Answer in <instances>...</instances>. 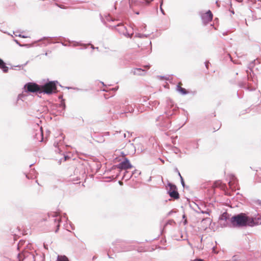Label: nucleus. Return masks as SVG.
<instances>
[{
	"label": "nucleus",
	"mask_w": 261,
	"mask_h": 261,
	"mask_svg": "<svg viewBox=\"0 0 261 261\" xmlns=\"http://www.w3.org/2000/svg\"><path fill=\"white\" fill-rule=\"evenodd\" d=\"M232 227H243L254 226L261 224V214H258L254 217H250L245 213H240L231 217Z\"/></svg>",
	"instance_id": "nucleus-1"
},
{
	"label": "nucleus",
	"mask_w": 261,
	"mask_h": 261,
	"mask_svg": "<svg viewBox=\"0 0 261 261\" xmlns=\"http://www.w3.org/2000/svg\"><path fill=\"white\" fill-rule=\"evenodd\" d=\"M58 83L57 81H50L43 85H38L34 83H28L25 85L24 88L28 92L50 95L56 92Z\"/></svg>",
	"instance_id": "nucleus-2"
},
{
	"label": "nucleus",
	"mask_w": 261,
	"mask_h": 261,
	"mask_svg": "<svg viewBox=\"0 0 261 261\" xmlns=\"http://www.w3.org/2000/svg\"><path fill=\"white\" fill-rule=\"evenodd\" d=\"M174 102L172 100H168L165 111L166 118H164L161 115L158 117L156 119V122H159L157 125L162 128L163 129H168L171 127V121L170 120V117L174 115L178 109L176 107H174Z\"/></svg>",
	"instance_id": "nucleus-3"
},
{
	"label": "nucleus",
	"mask_w": 261,
	"mask_h": 261,
	"mask_svg": "<svg viewBox=\"0 0 261 261\" xmlns=\"http://www.w3.org/2000/svg\"><path fill=\"white\" fill-rule=\"evenodd\" d=\"M100 19L101 22L107 27L111 29H115L116 30L120 35H123L127 38H131L134 34L133 32L130 33L126 29V27L124 26L122 23H119L115 26H108L106 24V22L105 21L104 18L102 17L101 14H100Z\"/></svg>",
	"instance_id": "nucleus-4"
},
{
	"label": "nucleus",
	"mask_w": 261,
	"mask_h": 261,
	"mask_svg": "<svg viewBox=\"0 0 261 261\" xmlns=\"http://www.w3.org/2000/svg\"><path fill=\"white\" fill-rule=\"evenodd\" d=\"M219 223L221 227H232L230 215L227 212L223 213L219 217Z\"/></svg>",
	"instance_id": "nucleus-5"
},
{
	"label": "nucleus",
	"mask_w": 261,
	"mask_h": 261,
	"mask_svg": "<svg viewBox=\"0 0 261 261\" xmlns=\"http://www.w3.org/2000/svg\"><path fill=\"white\" fill-rule=\"evenodd\" d=\"M133 167L132 165L130 164L129 160L125 158L123 161L120 162L118 165H114L112 167V170L121 169V170H126L130 169Z\"/></svg>",
	"instance_id": "nucleus-6"
},
{
	"label": "nucleus",
	"mask_w": 261,
	"mask_h": 261,
	"mask_svg": "<svg viewBox=\"0 0 261 261\" xmlns=\"http://www.w3.org/2000/svg\"><path fill=\"white\" fill-rule=\"evenodd\" d=\"M168 186L169 189H167V192L170 197L175 199H177L179 198V195L177 191L176 186L170 182H168Z\"/></svg>",
	"instance_id": "nucleus-7"
},
{
	"label": "nucleus",
	"mask_w": 261,
	"mask_h": 261,
	"mask_svg": "<svg viewBox=\"0 0 261 261\" xmlns=\"http://www.w3.org/2000/svg\"><path fill=\"white\" fill-rule=\"evenodd\" d=\"M49 218L50 221H54L55 226L56 227L55 232H57L60 227V222L61 221V218L58 213L57 212H51L49 214Z\"/></svg>",
	"instance_id": "nucleus-8"
},
{
	"label": "nucleus",
	"mask_w": 261,
	"mask_h": 261,
	"mask_svg": "<svg viewBox=\"0 0 261 261\" xmlns=\"http://www.w3.org/2000/svg\"><path fill=\"white\" fill-rule=\"evenodd\" d=\"M18 261H22L25 259H29L30 260L35 261L34 254L28 251H22L17 255Z\"/></svg>",
	"instance_id": "nucleus-9"
},
{
	"label": "nucleus",
	"mask_w": 261,
	"mask_h": 261,
	"mask_svg": "<svg viewBox=\"0 0 261 261\" xmlns=\"http://www.w3.org/2000/svg\"><path fill=\"white\" fill-rule=\"evenodd\" d=\"M37 127L38 129L35 130L34 135H33L34 139L36 141H38L39 142H42L43 140L42 128V127H39V125H37Z\"/></svg>",
	"instance_id": "nucleus-10"
},
{
	"label": "nucleus",
	"mask_w": 261,
	"mask_h": 261,
	"mask_svg": "<svg viewBox=\"0 0 261 261\" xmlns=\"http://www.w3.org/2000/svg\"><path fill=\"white\" fill-rule=\"evenodd\" d=\"M213 17V15L210 10H208L206 13L201 14V18L204 24H207L211 22Z\"/></svg>",
	"instance_id": "nucleus-11"
},
{
	"label": "nucleus",
	"mask_w": 261,
	"mask_h": 261,
	"mask_svg": "<svg viewBox=\"0 0 261 261\" xmlns=\"http://www.w3.org/2000/svg\"><path fill=\"white\" fill-rule=\"evenodd\" d=\"M132 73L134 75H144L146 74V70L142 68H137L132 70Z\"/></svg>",
	"instance_id": "nucleus-12"
},
{
	"label": "nucleus",
	"mask_w": 261,
	"mask_h": 261,
	"mask_svg": "<svg viewBox=\"0 0 261 261\" xmlns=\"http://www.w3.org/2000/svg\"><path fill=\"white\" fill-rule=\"evenodd\" d=\"M134 174V172L130 173L128 171H125L123 173L122 179L125 180H128L132 177Z\"/></svg>",
	"instance_id": "nucleus-13"
},
{
	"label": "nucleus",
	"mask_w": 261,
	"mask_h": 261,
	"mask_svg": "<svg viewBox=\"0 0 261 261\" xmlns=\"http://www.w3.org/2000/svg\"><path fill=\"white\" fill-rule=\"evenodd\" d=\"M177 90L182 95H186L189 93V92L186 89L182 88L179 85L177 86Z\"/></svg>",
	"instance_id": "nucleus-14"
},
{
	"label": "nucleus",
	"mask_w": 261,
	"mask_h": 261,
	"mask_svg": "<svg viewBox=\"0 0 261 261\" xmlns=\"http://www.w3.org/2000/svg\"><path fill=\"white\" fill-rule=\"evenodd\" d=\"M50 37H43L42 39L39 40L38 41H43L42 42V44L44 46H47L48 44L51 43V42L49 41Z\"/></svg>",
	"instance_id": "nucleus-15"
},
{
	"label": "nucleus",
	"mask_w": 261,
	"mask_h": 261,
	"mask_svg": "<svg viewBox=\"0 0 261 261\" xmlns=\"http://www.w3.org/2000/svg\"><path fill=\"white\" fill-rule=\"evenodd\" d=\"M0 68L2 69L4 73H7L8 72L9 68L6 65V63L4 61L3 62V63H2L0 66Z\"/></svg>",
	"instance_id": "nucleus-16"
},
{
	"label": "nucleus",
	"mask_w": 261,
	"mask_h": 261,
	"mask_svg": "<svg viewBox=\"0 0 261 261\" xmlns=\"http://www.w3.org/2000/svg\"><path fill=\"white\" fill-rule=\"evenodd\" d=\"M57 261H69L68 258L65 255H58Z\"/></svg>",
	"instance_id": "nucleus-17"
},
{
	"label": "nucleus",
	"mask_w": 261,
	"mask_h": 261,
	"mask_svg": "<svg viewBox=\"0 0 261 261\" xmlns=\"http://www.w3.org/2000/svg\"><path fill=\"white\" fill-rule=\"evenodd\" d=\"M237 181L236 177L234 175H231L230 177V180L228 182L229 186L231 187L232 186V183L234 182V184L235 182H237Z\"/></svg>",
	"instance_id": "nucleus-18"
},
{
	"label": "nucleus",
	"mask_w": 261,
	"mask_h": 261,
	"mask_svg": "<svg viewBox=\"0 0 261 261\" xmlns=\"http://www.w3.org/2000/svg\"><path fill=\"white\" fill-rule=\"evenodd\" d=\"M80 45L83 46L84 47V48H87V45H86V44L81 43L80 42H74L72 46L73 47H75V46H80Z\"/></svg>",
	"instance_id": "nucleus-19"
},
{
	"label": "nucleus",
	"mask_w": 261,
	"mask_h": 261,
	"mask_svg": "<svg viewBox=\"0 0 261 261\" xmlns=\"http://www.w3.org/2000/svg\"><path fill=\"white\" fill-rule=\"evenodd\" d=\"M175 224V222L173 219L169 220L165 224L164 227H166L168 225H173Z\"/></svg>",
	"instance_id": "nucleus-20"
},
{
	"label": "nucleus",
	"mask_w": 261,
	"mask_h": 261,
	"mask_svg": "<svg viewBox=\"0 0 261 261\" xmlns=\"http://www.w3.org/2000/svg\"><path fill=\"white\" fill-rule=\"evenodd\" d=\"M54 146L57 148L56 150V152H58L59 153H60L61 151L60 148H59V144L58 143L55 142L54 144Z\"/></svg>",
	"instance_id": "nucleus-21"
},
{
	"label": "nucleus",
	"mask_w": 261,
	"mask_h": 261,
	"mask_svg": "<svg viewBox=\"0 0 261 261\" xmlns=\"http://www.w3.org/2000/svg\"><path fill=\"white\" fill-rule=\"evenodd\" d=\"M59 106H60V107L62 108L63 110H64L65 109L66 105H65L64 99H62V100L61 101V103H60Z\"/></svg>",
	"instance_id": "nucleus-22"
},
{
	"label": "nucleus",
	"mask_w": 261,
	"mask_h": 261,
	"mask_svg": "<svg viewBox=\"0 0 261 261\" xmlns=\"http://www.w3.org/2000/svg\"><path fill=\"white\" fill-rule=\"evenodd\" d=\"M118 173L116 174V175L115 176V177H114V175L112 176H110L109 177L110 178H112V179H116L117 178H118V177L119 176L120 174V172H121V169H118Z\"/></svg>",
	"instance_id": "nucleus-23"
},
{
	"label": "nucleus",
	"mask_w": 261,
	"mask_h": 261,
	"mask_svg": "<svg viewBox=\"0 0 261 261\" xmlns=\"http://www.w3.org/2000/svg\"><path fill=\"white\" fill-rule=\"evenodd\" d=\"M106 19L108 21H113L114 20L109 15L106 16Z\"/></svg>",
	"instance_id": "nucleus-24"
},
{
	"label": "nucleus",
	"mask_w": 261,
	"mask_h": 261,
	"mask_svg": "<svg viewBox=\"0 0 261 261\" xmlns=\"http://www.w3.org/2000/svg\"><path fill=\"white\" fill-rule=\"evenodd\" d=\"M163 3V0H162L161 3H160V10H161V12L162 13V14L165 15L164 11V10L163 9L162 7Z\"/></svg>",
	"instance_id": "nucleus-25"
},
{
	"label": "nucleus",
	"mask_w": 261,
	"mask_h": 261,
	"mask_svg": "<svg viewBox=\"0 0 261 261\" xmlns=\"http://www.w3.org/2000/svg\"><path fill=\"white\" fill-rule=\"evenodd\" d=\"M255 62V60H254L251 63H250L248 68L249 69H251L252 67L254 66V63Z\"/></svg>",
	"instance_id": "nucleus-26"
},
{
	"label": "nucleus",
	"mask_w": 261,
	"mask_h": 261,
	"mask_svg": "<svg viewBox=\"0 0 261 261\" xmlns=\"http://www.w3.org/2000/svg\"><path fill=\"white\" fill-rule=\"evenodd\" d=\"M14 41L16 42V44H17L18 45H19L20 46H22V45H21L19 42V41L16 40V39H14ZM25 45H27V44H24V45H23V46H25Z\"/></svg>",
	"instance_id": "nucleus-27"
},
{
	"label": "nucleus",
	"mask_w": 261,
	"mask_h": 261,
	"mask_svg": "<svg viewBox=\"0 0 261 261\" xmlns=\"http://www.w3.org/2000/svg\"><path fill=\"white\" fill-rule=\"evenodd\" d=\"M137 36L139 38H143V37H147V36L146 35H143V34H137Z\"/></svg>",
	"instance_id": "nucleus-28"
},
{
	"label": "nucleus",
	"mask_w": 261,
	"mask_h": 261,
	"mask_svg": "<svg viewBox=\"0 0 261 261\" xmlns=\"http://www.w3.org/2000/svg\"><path fill=\"white\" fill-rule=\"evenodd\" d=\"M16 36H18L19 37H21V38H27V36H24V35H22L21 34H18V35H15Z\"/></svg>",
	"instance_id": "nucleus-29"
},
{
	"label": "nucleus",
	"mask_w": 261,
	"mask_h": 261,
	"mask_svg": "<svg viewBox=\"0 0 261 261\" xmlns=\"http://www.w3.org/2000/svg\"><path fill=\"white\" fill-rule=\"evenodd\" d=\"M180 180H181V184L182 186L184 187L185 182H184V179H183L182 177H181Z\"/></svg>",
	"instance_id": "nucleus-30"
},
{
	"label": "nucleus",
	"mask_w": 261,
	"mask_h": 261,
	"mask_svg": "<svg viewBox=\"0 0 261 261\" xmlns=\"http://www.w3.org/2000/svg\"><path fill=\"white\" fill-rule=\"evenodd\" d=\"M173 213H175V212L173 210L170 211L167 214V216H170Z\"/></svg>",
	"instance_id": "nucleus-31"
},
{
	"label": "nucleus",
	"mask_w": 261,
	"mask_h": 261,
	"mask_svg": "<svg viewBox=\"0 0 261 261\" xmlns=\"http://www.w3.org/2000/svg\"><path fill=\"white\" fill-rule=\"evenodd\" d=\"M182 223L184 225H186V224H187V223H188L187 219L184 220L182 221Z\"/></svg>",
	"instance_id": "nucleus-32"
},
{
	"label": "nucleus",
	"mask_w": 261,
	"mask_h": 261,
	"mask_svg": "<svg viewBox=\"0 0 261 261\" xmlns=\"http://www.w3.org/2000/svg\"><path fill=\"white\" fill-rule=\"evenodd\" d=\"M208 64H209V62L208 61H206L205 62V67L208 69Z\"/></svg>",
	"instance_id": "nucleus-33"
},
{
	"label": "nucleus",
	"mask_w": 261,
	"mask_h": 261,
	"mask_svg": "<svg viewBox=\"0 0 261 261\" xmlns=\"http://www.w3.org/2000/svg\"><path fill=\"white\" fill-rule=\"evenodd\" d=\"M174 152H175V153L177 154V153H178V152H180V150L178 148H176Z\"/></svg>",
	"instance_id": "nucleus-34"
},
{
	"label": "nucleus",
	"mask_w": 261,
	"mask_h": 261,
	"mask_svg": "<svg viewBox=\"0 0 261 261\" xmlns=\"http://www.w3.org/2000/svg\"><path fill=\"white\" fill-rule=\"evenodd\" d=\"M146 2V3L148 5L150 3V2L153 1V0H145Z\"/></svg>",
	"instance_id": "nucleus-35"
},
{
	"label": "nucleus",
	"mask_w": 261,
	"mask_h": 261,
	"mask_svg": "<svg viewBox=\"0 0 261 261\" xmlns=\"http://www.w3.org/2000/svg\"><path fill=\"white\" fill-rule=\"evenodd\" d=\"M61 44H62V45H63L64 46H70V45L66 44V43H64V42H61Z\"/></svg>",
	"instance_id": "nucleus-36"
},
{
	"label": "nucleus",
	"mask_w": 261,
	"mask_h": 261,
	"mask_svg": "<svg viewBox=\"0 0 261 261\" xmlns=\"http://www.w3.org/2000/svg\"><path fill=\"white\" fill-rule=\"evenodd\" d=\"M87 45V46L89 45H90L91 48L93 49H94L95 48V47H94L93 45L91 44L90 43L88 44Z\"/></svg>",
	"instance_id": "nucleus-37"
},
{
	"label": "nucleus",
	"mask_w": 261,
	"mask_h": 261,
	"mask_svg": "<svg viewBox=\"0 0 261 261\" xmlns=\"http://www.w3.org/2000/svg\"><path fill=\"white\" fill-rule=\"evenodd\" d=\"M236 184H237V182H235L234 184V182H232V187H230L231 189H233V188H235V186H233V185H236Z\"/></svg>",
	"instance_id": "nucleus-38"
},
{
	"label": "nucleus",
	"mask_w": 261,
	"mask_h": 261,
	"mask_svg": "<svg viewBox=\"0 0 261 261\" xmlns=\"http://www.w3.org/2000/svg\"><path fill=\"white\" fill-rule=\"evenodd\" d=\"M182 217L183 220L187 219V217L185 214H184Z\"/></svg>",
	"instance_id": "nucleus-39"
},
{
	"label": "nucleus",
	"mask_w": 261,
	"mask_h": 261,
	"mask_svg": "<svg viewBox=\"0 0 261 261\" xmlns=\"http://www.w3.org/2000/svg\"><path fill=\"white\" fill-rule=\"evenodd\" d=\"M4 61L0 58V66L2 65V63H3Z\"/></svg>",
	"instance_id": "nucleus-40"
},
{
	"label": "nucleus",
	"mask_w": 261,
	"mask_h": 261,
	"mask_svg": "<svg viewBox=\"0 0 261 261\" xmlns=\"http://www.w3.org/2000/svg\"><path fill=\"white\" fill-rule=\"evenodd\" d=\"M144 67L146 69H149V68L150 67V66L149 65H146V66H144Z\"/></svg>",
	"instance_id": "nucleus-41"
},
{
	"label": "nucleus",
	"mask_w": 261,
	"mask_h": 261,
	"mask_svg": "<svg viewBox=\"0 0 261 261\" xmlns=\"http://www.w3.org/2000/svg\"><path fill=\"white\" fill-rule=\"evenodd\" d=\"M177 173H178V176L180 177V178H181V177H182V176H181L179 171H178Z\"/></svg>",
	"instance_id": "nucleus-42"
},
{
	"label": "nucleus",
	"mask_w": 261,
	"mask_h": 261,
	"mask_svg": "<svg viewBox=\"0 0 261 261\" xmlns=\"http://www.w3.org/2000/svg\"><path fill=\"white\" fill-rule=\"evenodd\" d=\"M59 99H62H62H63V96H62V95H60V96H59Z\"/></svg>",
	"instance_id": "nucleus-43"
},
{
	"label": "nucleus",
	"mask_w": 261,
	"mask_h": 261,
	"mask_svg": "<svg viewBox=\"0 0 261 261\" xmlns=\"http://www.w3.org/2000/svg\"><path fill=\"white\" fill-rule=\"evenodd\" d=\"M118 183H119V184L120 185H123V182L121 181H119Z\"/></svg>",
	"instance_id": "nucleus-44"
},
{
	"label": "nucleus",
	"mask_w": 261,
	"mask_h": 261,
	"mask_svg": "<svg viewBox=\"0 0 261 261\" xmlns=\"http://www.w3.org/2000/svg\"><path fill=\"white\" fill-rule=\"evenodd\" d=\"M96 258H97V256H94L93 257V258H92V259H93V260H94V259H96Z\"/></svg>",
	"instance_id": "nucleus-45"
},
{
	"label": "nucleus",
	"mask_w": 261,
	"mask_h": 261,
	"mask_svg": "<svg viewBox=\"0 0 261 261\" xmlns=\"http://www.w3.org/2000/svg\"><path fill=\"white\" fill-rule=\"evenodd\" d=\"M121 154L122 156H125V153L123 152H121Z\"/></svg>",
	"instance_id": "nucleus-46"
},
{
	"label": "nucleus",
	"mask_w": 261,
	"mask_h": 261,
	"mask_svg": "<svg viewBox=\"0 0 261 261\" xmlns=\"http://www.w3.org/2000/svg\"><path fill=\"white\" fill-rule=\"evenodd\" d=\"M175 172H176L177 173V172H178V171H178V169H177V168H176L175 169Z\"/></svg>",
	"instance_id": "nucleus-47"
},
{
	"label": "nucleus",
	"mask_w": 261,
	"mask_h": 261,
	"mask_svg": "<svg viewBox=\"0 0 261 261\" xmlns=\"http://www.w3.org/2000/svg\"><path fill=\"white\" fill-rule=\"evenodd\" d=\"M95 49L98 51L99 50V48L98 47H96Z\"/></svg>",
	"instance_id": "nucleus-48"
},
{
	"label": "nucleus",
	"mask_w": 261,
	"mask_h": 261,
	"mask_svg": "<svg viewBox=\"0 0 261 261\" xmlns=\"http://www.w3.org/2000/svg\"><path fill=\"white\" fill-rule=\"evenodd\" d=\"M64 158H65V160H66L68 158V156H65Z\"/></svg>",
	"instance_id": "nucleus-49"
},
{
	"label": "nucleus",
	"mask_w": 261,
	"mask_h": 261,
	"mask_svg": "<svg viewBox=\"0 0 261 261\" xmlns=\"http://www.w3.org/2000/svg\"><path fill=\"white\" fill-rule=\"evenodd\" d=\"M160 160L161 161V162H162L163 163H164V161L163 160H162V159H160Z\"/></svg>",
	"instance_id": "nucleus-50"
},
{
	"label": "nucleus",
	"mask_w": 261,
	"mask_h": 261,
	"mask_svg": "<svg viewBox=\"0 0 261 261\" xmlns=\"http://www.w3.org/2000/svg\"><path fill=\"white\" fill-rule=\"evenodd\" d=\"M25 176H26L27 178H29V176L27 174L25 175Z\"/></svg>",
	"instance_id": "nucleus-51"
},
{
	"label": "nucleus",
	"mask_w": 261,
	"mask_h": 261,
	"mask_svg": "<svg viewBox=\"0 0 261 261\" xmlns=\"http://www.w3.org/2000/svg\"><path fill=\"white\" fill-rule=\"evenodd\" d=\"M107 255H108V256L109 258H111V257L110 256V255L109 254H108Z\"/></svg>",
	"instance_id": "nucleus-52"
},
{
	"label": "nucleus",
	"mask_w": 261,
	"mask_h": 261,
	"mask_svg": "<svg viewBox=\"0 0 261 261\" xmlns=\"http://www.w3.org/2000/svg\"><path fill=\"white\" fill-rule=\"evenodd\" d=\"M136 14H137V15H138V14H139V12H136Z\"/></svg>",
	"instance_id": "nucleus-53"
},
{
	"label": "nucleus",
	"mask_w": 261,
	"mask_h": 261,
	"mask_svg": "<svg viewBox=\"0 0 261 261\" xmlns=\"http://www.w3.org/2000/svg\"><path fill=\"white\" fill-rule=\"evenodd\" d=\"M44 55H45V56H47V52H46V53H45L44 54Z\"/></svg>",
	"instance_id": "nucleus-54"
},
{
	"label": "nucleus",
	"mask_w": 261,
	"mask_h": 261,
	"mask_svg": "<svg viewBox=\"0 0 261 261\" xmlns=\"http://www.w3.org/2000/svg\"><path fill=\"white\" fill-rule=\"evenodd\" d=\"M102 84L103 85V86H105V85L104 84V83L103 82H101Z\"/></svg>",
	"instance_id": "nucleus-55"
},
{
	"label": "nucleus",
	"mask_w": 261,
	"mask_h": 261,
	"mask_svg": "<svg viewBox=\"0 0 261 261\" xmlns=\"http://www.w3.org/2000/svg\"><path fill=\"white\" fill-rule=\"evenodd\" d=\"M21 66H19V65H17V66H16L15 67H20Z\"/></svg>",
	"instance_id": "nucleus-56"
},
{
	"label": "nucleus",
	"mask_w": 261,
	"mask_h": 261,
	"mask_svg": "<svg viewBox=\"0 0 261 261\" xmlns=\"http://www.w3.org/2000/svg\"><path fill=\"white\" fill-rule=\"evenodd\" d=\"M24 65H26V64H24V65H22V66H24Z\"/></svg>",
	"instance_id": "nucleus-57"
},
{
	"label": "nucleus",
	"mask_w": 261,
	"mask_h": 261,
	"mask_svg": "<svg viewBox=\"0 0 261 261\" xmlns=\"http://www.w3.org/2000/svg\"><path fill=\"white\" fill-rule=\"evenodd\" d=\"M124 137H126V134H124Z\"/></svg>",
	"instance_id": "nucleus-58"
},
{
	"label": "nucleus",
	"mask_w": 261,
	"mask_h": 261,
	"mask_svg": "<svg viewBox=\"0 0 261 261\" xmlns=\"http://www.w3.org/2000/svg\"><path fill=\"white\" fill-rule=\"evenodd\" d=\"M103 91H107V90H105V89H103Z\"/></svg>",
	"instance_id": "nucleus-59"
},
{
	"label": "nucleus",
	"mask_w": 261,
	"mask_h": 261,
	"mask_svg": "<svg viewBox=\"0 0 261 261\" xmlns=\"http://www.w3.org/2000/svg\"><path fill=\"white\" fill-rule=\"evenodd\" d=\"M202 213L204 214V213H206L202 211Z\"/></svg>",
	"instance_id": "nucleus-60"
},
{
	"label": "nucleus",
	"mask_w": 261,
	"mask_h": 261,
	"mask_svg": "<svg viewBox=\"0 0 261 261\" xmlns=\"http://www.w3.org/2000/svg\"><path fill=\"white\" fill-rule=\"evenodd\" d=\"M146 27V25L144 24V28Z\"/></svg>",
	"instance_id": "nucleus-61"
},
{
	"label": "nucleus",
	"mask_w": 261,
	"mask_h": 261,
	"mask_svg": "<svg viewBox=\"0 0 261 261\" xmlns=\"http://www.w3.org/2000/svg\"><path fill=\"white\" fill-rule=\"evenodd\" d=\"M20 243H21V241L19 242L18 245H19Z\"/></svg>",
	"instance_id": "nucleus-62"
}]
</instances>
